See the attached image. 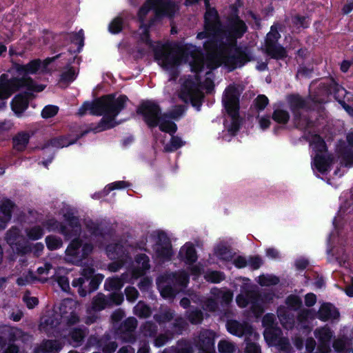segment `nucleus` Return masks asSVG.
Wrapping results in <instances>:
<instances>
[{"label":"nucleus","mask_w":353,"mask_h":353,"mask_svg":"<svg viewBox=\"0 0 353 353\" xmlns=\"http://www.w3.org/2000/svg\"><path fill=\"white\" fill-rule=\"evenodd\" d=\"M179 5L170 0H147L138 13L141 23L138 34L140 39L152 48L155 60L158 64L171 74H175L178 67L182 63H187L191 70L196 74L186 79L181 87L179 97L185 103L191 102L193 105L199 101L203 97L202 90L210 92L213 87L210 72H207L203 83L199 81L197 72L201 71L204 65L212 70L223 64L230 70L241 67L250 60V51L245 49H235L232 55V46L236 38L241 37L246 31V26L243 21L239 20L232 23V28L238 26L239 30L230 32L224 39L216 38L205 40L203 46L207 52L204 60L200 50L192 45L187 44L183 47L175 48L168 43H152L148 38V26L163 17H173L179 12Z\"/></svg>","instance_id":"nucleus-1"},{"label":"nucleus","mask_w":353,"mask_h":353,"mask_svg":"<svg viewBox=\"0 0 353 353\" xmlns=\"http://www.w3.org/2000/svg\"><path fill=\"white\" fill-rule=\"evenodd\" d=\"M127 97L120 96L117 99L111 96L103 97L93 102H85L79 109L80 116L89 112L93 115H103L97 131H103L115 126L117 123L115 117L125 107Z\"/></svg>","instance_id":"nucleus-2"},{"label":"nucleus","mask_w":353,"mask_h":353,"mask_svg":"<svg viewBox=\"0 0 353 353\" xmlns=\"http://www.w3.org/2000/svg\"><path fill=\"white\" fill-rule=\"evenodd\" d=\"M41 63L39 60H33L26 65H17L16 70L21 79H8V75L2 74L0 78V99H8L15 90L21 87H26L28 90L34 92L42 91L45 86L37 85L29 74L37 73L41 68Z\"/></svg>","instance_id":"nucleus-3"},{"label":"nucleus","mask_w":353,"mask_h":353,"mask_svg":"<svg viewBox=\"0 0 353 353\" xmlns=\"http://www.w3.org/2000/svg\"><path fill=\"white\" fill-rule=\"evenodd\" d=\"M199 0H185L187 5H192ZM206 8V12L205 14V28L204 31L199 32L197 34V39H214L216 38L224 39V37H228L230 32L234 30H239V28L236 26L234 28H232V23L236 21L239 20L242 21L238 18L233 19L230 23V27L228 30H225L221 28L218 20V16L216 11L209 7V0H203Z\"/></svg>","instance_id":"nucleus-4"},{"label":"nucleus","mask_w":353,"mask_h":353,"mask_svg":"<svg viewBox=\"0 0 353 353\" xmlns=\"http://www.w3.org/2000/svg\"><path fill=\"white\" fill-rule=\"evenodd\" d=\"M79 305V303L73 299L63 300L59 307L60 314H55L50 317L42 319L40 330L48 334H54L53 330L61 323L72 325L78 322L79 316L77 311Z\"/></svg>","instance_id":"nucleus-5"},{"label":"nucleus","mask_w":353,"mask_h":353,"mask_svg":"<svg viewBox=\"0 0 353 353\" xmlns=\"http://www.w3.org/2000/svg\"><path fill=\"white\" fill-rule=\"evenodd\" d=\"M241 93L240 86L232 84L225 90L222 97V103L230 117V121H225V127L232 136L236 134L239 128V108Z\"/></svg>","instance_id":"nucleus-6"},{"label":"nucleus","mask_w":353,"mask_h":353,"mask_svg":"<svg viewBox=\"0 0 353 353\" xmlns=\"http://www.w3.org/2000/svg\"><path fill=\"white\" fill-rule=\"evenodd\" d=\"M139 112L143 115L148 125L152 127L159 125L161 131L170 134L176 131V124L168 120L166 114H159L160 109L156 103L152 101L144 102L139 107Z\"/></svg>","instance_id":"nucleus-7"},{"label":"nucleus","mask_w":353,"mask_h":353,"mask_svg":"<svg viewBox=\"0 0 353 353\" xmlns=\"http://www.w3.org/2000/svg\"><path fill=\"white\" fill-rule=\"evenodd\" d=\"M236 302L242 308L250 305L251 311L256 317L263 312V300L255 287L249 283H244L241 287V293L236 296Z\"/></svg>","instance_id":"nucleus-8"},{"label":"nucleus","mask_w":353,"mask_h":353,"mask_svg":"<svg viewBox=\"0 0 353 353\" xmlns=\"http://www.w3.org/2000/svg\"><path fill=\"white\" fill-rule=\"evenodd\" d=\"M188 283V276L184 272L170 274L158 278L157 283L161 296L164 298H173L176 294V285L185 287Z\"/></svg>","instance_id":"nucleus-9"},{"label":"nucleus","mask_w":353,"mask_h":353,"mask_svg":"<svg viewBox=\"0 0 353 353\" xmlns=\"http://www.w3.org/2000/svg\"><path fill=\"white\" fill-rule=\"evenodd\" d=\"M310 143L316 153L312 164L313 169L324 174L328 171L332 163V159L326 153L325 142L319 135L314 134L310 138Z\"/></svg>","instance_id":"nucleus-10"},{"label":"nucleus","mask_w":353,"mask_h":353,"mask_svg":"<svg viewBox=\"0 0 353 353\" xmlns=\"http://www.w3.org/2000/svg\"><path fill=\"white\" fill-rule=\"evenodd\" d=\"M265 327L264 338L269 345L276 346L282 350H287L290 347L288 339L281 336V331L274 325V316L267 314L263 319Z\"/></svg>","instance_id":"nucleus-11"},{"label":"nucleus","mask_w":353,"mask_h":353,"mask_svg":"<svg viewBox=\"0 0 353 353\" xmlns=\"http://www.w3.org/2000/svg\"><path fill=\"white\" fill-rule=\"evenodd\" d=\"M65 225H60L59 223L54 219H48L44 223V226L49 231L60 230V232L66 238L70 239L80 234L81 226L79 219L70 213L64 214Z\"/></svg>","instance_id":"nucleus-12"},{"label":"nucleus","mask_w":353,"mask_h":353,"mask_svg":"<svg viewBox=\"0 0 353 353\" xmlns=\"http://www.w3.org/2000/svg\"><path fill=\"white\" fill-rule=\"evenodd\" d=\"M92 250L90 244H82L79 239H74L65 250V259L67 262L79 265Z\"/></svg>","instance_id":"nucleus-13"},{"label":"nucleus","mask_w":353,"mask_h":353,"mask_svg":"<svg viewBox=\"0 0 353 353\" xmlns=\"http://www.w3.org/2000/svg\"><path fill=\"white\" fill-rule=\"evenodd\" d=\"M227 330L232 334L238 337L246 336L256 339L259 334L256 333L252 327L246 322L240 323L235 320L228 321L226 324Z\"/></svg>","instance_id":"nucleus-14"},{"label":"nucleus","mask_w":353,"mask_h":353,"mask_svg":"<svg viewBox=\"0 0 353 353\" xmlns=\"http://www.w3.org/2000/svg\"><path fill=\"white\" fill-rule=\"evenodd\" d=\"M123 246L120 244L109 245L106 248V252L110 259H118L109 265V270L112 272L117 271L120 267L124 263L128 254H125Z\"/></svg>","instance_id":"nucleus-15"},{"label":"nucleus","mask_w":353,"mask_h":353,"mask_svg":"<svg viewBox=\"0 0 353 353\" xmlns=\"http://www.w3.org/2000/svg\"><path fill=\"white\" fill-rule=\"evenodd\" d=\"M314 336L318 341V350L320 353H329L330 349V341L333 336V332L327 327H323L314 331Z\"/></svg>","instance_id":"nucleus-16"},{"label":"nucleus","mask_w":353,"mask_h":353,"mask_svg":"<svg viewBox=\"0 0 353 353\" xmlns=\"http://www.w3.org/2000/svg\"><path fill=\"white\" fill-rule=\"evenodd\" d=\"M214 333L210 330H205L201 332L197 345L202 351L201 353H214Z\"/></svg>","instance_id":"nucleus-17"},{"label":"nucleus","mask_w":353,"mask_h":353,"mask_svg":"<svg viewBox=\"0 0 353 353\" xmlns=\"http://www.w3.org/2000/svg\"><path fill=\"white\" fill-rule=\"evenodd\" d=\"M156 256L160 260H169L172 255L170 240L165 236H159V242L155 245Z\"/></svg>","instance_id":"nucleus-18"},{"label":"nucleus","mask_w":353,"mask_h":353,"mask_svg":"<svg viewBox=\"0 0 353 353\" xmlns=\"http://www.w3.org/2000/svg\"><path fill=\"white\" fill-rule=\"evenodd\" d=\"M132 270V277L137 279L150 268L149 258L144 254L137 255Z\"/></svg>","instance_id":"nucleus-19"},{"label":"nucleus","mask_w":353,"mask_h":353,"mask_svg":"<svg viewBox=\"0 0 353 353\" xmlns=\"http://www.w3.org/2000/svg\"><path fill=\"white\" fill-rule=\"evenodd\" d=\"M94 273V269L90 267L84 268L82 270V277H79L75 279L72 282V285L73 287H79L78 292L81 296H85L87 294V291L82 288L83 284L85 283V280H88L92 277Z\"/></svg>","instance_id":"nucleus-20"},{"label":"nucleus","mask_w":353,"mask_h":353,"mask_svg":"<svg viewBox=\"0 0 353 353\" xmlns=\"http://www.w3.org/2000/svg\"><path fill=\"white\" fill-rule=\"evenodd\" d=\"M13 208L12 203L9 200H4L0 205V230L5 229L7 223L11 219V212Z\"/></svg>","instance_id":"nucleus-21"},{"label":"nucleus","mask_w":353,"mask_h":353,"mask_svg":"<svg viewBox=\"0 0 353 353\" xmlns=\"http://www.w3.org/2000/svg\"><path fill=\"white\" fill-rule=\"evenodd\" d=\"M339 314L335 307L330 303L323 304L318 312V318L322 321L337 319Z\"/></svg>","instance_id":"nucleus-22"},{"label":"nucleus","mask_w":353,"mask_h":353,"mask_svg":"<svg viewBox=\"0 0 353 353\" xmlns=\"http://www.w3.org/2000/svg\"><path fill=\"white\" fill-rule=\"evenodd\" d=\"M179 256L186 263L191 264L196 261L197 256L193 245L190 243H185L179 251Z\"/></svg>","instance_id":"nucleus-23"},{"label":"nucleus","mask_w":353,"mask_h":353,"mask_svg":"<svg viewBox=\"0 0 353 353\" xmlns=\"http://www.w3.org/2000/svg\"><path fill=\"white\" fill-rule=\"evenodd\" d=\"M62 348V345L57 341L47 340L35 349V353H57Z\"/></svg>","instance_id":"nucleus-24"},{"label":"nucleus","mask_w":353,"mask_h":353,"mask_svg":"<svg viewBox=\"0 0 353 353\" xmlns=\"http://www.w3.org/2000/svg\"><path fill=\"white\" fill-rule=\"evenodd\" d=\"M28 105V101L26 97L22 95L16 96L11 103L12 110L17 115L21 114Z\"/></svg>","instance_id":"nucleus-25"},{"label":"nucleus","mask_w":353,"mask_h":353,"mask_svg":"<svg viewBox=\"0 0 353 353\" xmlns=\"http://www.w3.org/2000/svg\"><path fill=\"white\" fill-rule=\"evenodd\" d=\"M127 280L125 274H123L121 278H109L105 281L104 286L105 290L108 291L119 290Z\"/></svg>","instance_id":"nucleus-26"},{"label":"nucleus","mask_w":353,"mask_h":353,"mask_svg":"<svg viewBox=\"0 0 353 353\" xmlns=\"http://www.w3.org/2000/svg\"><path fill=\"white\" fill-rule=\"evenodd\" d=\"M210 294L214 298L225 304L229 303L233 298L232 292L228 290H221L217 288H214L211 290Z\"/></svg>","instance_id":"nucleus-27"},{"label":"nucleus","mask_w":353,"mask_h":353,"mask_svg":"<svg viewBox=\"0 0 353 353\" xmlns=\"http://www.w3.org/2000/svg\"><path fill=\"white\" fill-rule=\"evenodd\" d=\"M266 50L269 55L275 59H281L286 56L285 50L276 43L266 45Z\"/></svg>","instance_id":"nucleus-28"},{"label":"nucleus","mask_w":353,"mask_h":353,"mask_svg":"<svg viewBox=\"0 0 353 353\" xmlns=\"http://www.w3.org/2000/svg\"><path fill=\"white\" fill-rule=\"evenodd\" d=\"M29 138L28 133H19L13 139L14 148L19 151L23 150L28 143Z\"/></svg>","instance_id":"nucleus-29"},{"label":"nucleus","mask_w":353,"mask_h":353,"mask_svg":"<svg viewBox=\"0 0 353 353\" xmlns=\"http://www.w3.org/2000/svg\"><path fill=\"white\" fill-rule=\"evenodd\" d=\"M185 142L181 139V138L172 136L170 142L166 143L164 146V150L165 152H173L179 148L184 145Z\"/></svg>","instance_id":"nucleus-30"},{"label":"nucleus","mask_w":353,"mask_h":353,"mask_svg":"<svg viewBox=\"0 0 353 353\" xmlns=\"http://www.w3.org/2000/svg\"><path fill=\"white\" fill-rule=\"evenodd\" d=\"M110 305L108 299L102 294H98L92 301V308L94 310H101Z\"/></svg>","instance_id":"nucleus-31"},{"label":"nucleus","mask_w":353,"mask_h":353,"mask_svg":"<svg viewBox=\"0 0 353 353\" xmlns=\"http://www.w3.org/2000/svg\"><path fill=\"white\" fill-rule=\"evenodd\" d=\"M278 316L283 326L286 329H291L294 325V319L286 314L283 309L280 308L278 310Z\"/></svg>","instance_id":"nucleus-32"},{"label":"nucleus","mask_w":353,"mask_h":353,"mask_svg":"<svg viewBox=\"0 0 353 353\" xmlns=\"http://www.w3.org/2000/svg\"><path fill=\"white\" fill-rule=\"evenodd\" d=\"M6 239L10 246H17L21 239V237L19 236V230L17 228L10 229L6 234Z\"/></svg>","instance_id":"nucleus-33"},{"label":"nucleus","mask_w":353,"mask_h":353,"mask_svg":"<svg viewBox=\"0 0 353 353\" xmlns=\"http://www.w3.org/2000/svg\"><path fill=\"white\" fill-rule=\"evenodd\" d=\"M47 248L50 250L59 249L63 245V241L60 237L53 235L48 236L46 238Z\"/></svg>","instance_id":"nucleus-34"},{"label":"nucleus","mask_w":353,"mask_h":353,"mask_svg":"<svg viewBox=\"0 0 353 353\" xmlns=\"http://www.w3.org/2000/svg\"><path fill=\"white\" fill-rule=\"evenodd\" d=\"M26 235L29 239L37 240L43 235V231L40 226H32L26 230Z\"/></svg>","instance_id":"nucleus-35"},{"label":"nucleus","mask_w":353,"mask_h":353,"mask_svg":"<svg viewBox=\"0 0 353 353\" xmlns=\"http://www.w3.org/2000/svg\"><path fill=\"white\" fill-rule=\"evenodd\" d=\"M289 103L292 110L303 108L306 106V101L298 95L290 97Z\"/></svg>","instance_id":"nucleus-36"},{"label":"nucleus","mask_w":353,"mask_h":353,"mask_svg":"<svg viewBox=\"0 0 353 353\" xmlns=\"http://www.w3.org/2000/svg\"><path fill=\"white\" fill-rule=\"evenodd\" d=\"M279 279L273 275H262L258 279L259 283L262 286H270L276 285L279 283Z\"/></svg>","instance_id":"nucleus-37"},{"label":"nucleus","mask_w":353,"mask_h":353,"mask_svg":"<svg viewBox=\"0 0 353 353\" xmlns=\"http://www.w3.org/2000/svg\"><path fill=\"white\" fill-rule=\"evenodd\" d=\"M134 310L135 314L140 317H148L151 313L150 307L143 302H139Z\"/></svg>","instance_id":"nucleus-38"},{"label":"nucleus","mask_w":353,"mask_h":353,"mask_svg":"<svg viewBox=\"0 0 353 353\" xmlns=\"http://www.w3.org/2000/svg\"><path fill=\"white\" fill-rule=\"evenodd\" d=\"M218 349L221 353H232L235 351V345L229 341L222 340L218 344Z\"/></svg>","instance_id":"nucleus-39"},{"label":"nucleus","mask_w":353,"mask_h":353,"mask_svg":"<svg viewBox=\"0 0 353 353\" xmlns=\"http://www.w3.org/2000/svg\"><path fill=\"white\" fill-rule=\"evenodd\" d=\"M214 252L217 257L223 260H228L231 257L230 250L223 245H217L215 248Z\"/></svg>","instance_id":"nucleus-40"},{"label":"nucleus","mask_w":353,"mask_h":353,"mask_svg":"<svg viewBox=\"0 0 353 353\" xmlns=\"http://www.w3.org/2000/svg\"><path fill=\"white\" fill-rule=\"evenodd\" d=\"M273 119L281 123H285L289 119L288 113L283 110H276L273 114Z\"/></svg>","instance_id":"nucleus-41"},{"label":"nucleus","mask_w":353,"mask_h":353,"mask_svg":"<svg viewBox=\"0 0 353 353\" xmlns=\"http://www.w3.org/2000/svg\"><path fill=\"white\" fill-rule=\"evenodd\" d=\"M280 37L276 26H272L270 31L268 33L266 37V45L276 43V41Z\"/></svg>","instance_id":"nucleus-42"},{"label":"nucleus","mask_w":353,"mask_h":353,"mask_svg":"<svg viewBox=\"0 0 353 353\" xmlns=\"http://www.w3.org/2000/svg\"><path fill=\"white\" fill-rule=\"evenodd\" d=\"M205 278L207 281L212 283H219L224 279V276L220 272L211 271L205 274Z\"/></svg>","instance_id":"nucleus-43"},{"label":"nucleus","mask_w":353,"mask_h":353,"mask_svg":"<svg viewBox=\"0 0 353 353\" xmlns=\"http://www.w3.org/2000/svg\"><path fill=\"white\" fill-rule=\"evenodd\" d=\"M37 279V277L33 276L32 272L29 271L27 274H23L17 279V283L19 285L23 286L32 283Z\"/></svg>","instance_id":"nucleus-44"},{"label":"nucleus","mask_w":353,"mask_h":353,"mask_svg":"<svg viewBox=\"0 0 353 353\" xmlns=\"http://www.w3.org/2000/svg\"><path fill=\"white\" fill-rule=\"evenodd\" d=\"M123 27V21L120 17H116L109 25V31L111 33L117 34L119 33Z\"/></svg>","instance_id":"nucleus-45"},{"label":"nucleus","mask_w":353,"mask_h":353,"mask_svg":"<svg viewBox=\"0 0 353 353\" xmlns=\"http://www.w3.org/2000/svg\"><path fill=\"white\" fill-rule=\"evenodd\" d=\"M128 186V183L123 181H116L108 185L103 190V195H106L110 191L116 189H122Z\"/></svg>","instance_id":"nucleus-46"},{"label":"nucleus","mask_w":353,"mask_h":353,"mask_svg":"<svg viewBox=\"0 0 353 353\" xmlns=\"http://www.w3.org/2000/svg\"><path fill=\"white\" fill-rule=\"evenodd\" d=\"M58 112V108L55 105H47L42 112L41 116L45 119H48L54 117Z\"/></svg>","instance_id":"nucleus-47"},{"label":"nucleus","mask_w":353,"mask_h":353,"mask_svg":"<svg viewBox=\"0 0 353 353\" xmlns=\"http://www.w3.org/2000/svg\"><path fill=\"white\" fill-rule=\"evenodd\" d=\"M73 143L74 142L67 141L65 138H57L52 139L50 144L54 148H61L67 147Z\"/></svg>","instance_id":"nucleus-48"},{"label":"nucleus","mask_w":353,"mask_h":353,"mask_svg":"<svg viewBox=\"0 0 353 353\" xmlns=\"http://www.w3.org/2000/svg\"><path fill=\"white\" fill-rule=\"evenodd\" d=\"M286 303L289 307L292 310H296L301 305V300L296 296H290L286 301Z\"/></svg>","instance_id":"nucleus-49"},{"label":"nucleus","mask_w":353,"mask_h":353,"mask_svg":"<svg viewBox=\"0 0 353 353\" xmlns=\"http://www.w3.org/2000/svg\"><path fill=\"white\" fill-rule=\"evenodd\" d=\"M85 336V331L82 329H74L71 332V337L74 343H80Z\"/></svg>","instance_id":"nucleus-50"},{"label":"nucleus","mask_w":353,"mask_h":353,"mask_svg":"<svg viewBox=\"0 0 353 353\" xmlns=\"http://www.w3.org/2000/svg\"><path fill=\"white\" fill-rule=\"evenodd\" d=\"M188 319L192 323H199L203 319L202 313L198 310L192 311L188 315Z\"/></svg>","instance_id":"nucleus-51"},{"label":"nucleus","mask_w":353,"mask_h":353,"mask_svg":"<svg viewBox=\"0 0 353 353\" xmlns=\"http://www.w3.org/2000/svg\"><path fill=\"white\" fill-rule=\"evenodd\" d=\"M61 80L72 81L76 78V72L73 68H69L61 74Z\"/></svg>","instance_id":"nucleus-52"},{"label":"nucleus","mask_w":353,"mask_h":353,"mask_svg":"<svg viewBox=\"0 0 353 353\" xmlns=\"http://www.w3.org/2000/svg\"><path fill=\"white\" fill-rule=\"evenodd\" d=\"M217 299L214 298L212 295L205 302V306L206 310H208L209 311H214L217 308Z\"/></svg>","instance_id":"nucleus-53"},{"label":"nucleus","mask_w":353,"mask_h":353,"mask_svg":"<svg viewBox=\"0 0 353 353\" xmlns=\"http://www.w3.org/2000/svg\"><path fill=\"white\" fill-rule=\"evenodd\" d=\"M127 299L130 301H134L138 296V291L133 287H128L125 289Z\"/></svg>","instance_id":"nucleus-54"},{"label":"nucleus","mask_w":353,"mask_h":353,"mask_svg":"<svg viewBox=\"0 0 353 353\" xmlns=\"http://www.w3.org/2000/svg\"><path fill=\"white\" fill-rule=\"evenodd\" d=\"M110 305L112 304L120 305L123 301V296L119 293H112L108 299Z\"/></svg>","instance_id":"nucleus-55"},{"label":"nucleus","mask_w":353,"mask_h":353,"mask_svg":"<svg viewBox=\"0 0 353 353\" xmlns=\"http://www.w3.org/2000/svg\"><path fill=\"white\" fill-rule=\"evenodd\" d=\"M57 283L62 290L67 292L70 289L69 280L65 276H59L57 278Z\"/></svg>","instance_id":"nucleus-56"},{"label":"nucleus","mask_w":353,"mask_h":353,"mask_svg":"<svg viewBox=\"0 0 353 353\" xmlns=\"http://www.w3.org/2000/svg\"><path fill=\"white\" fill-rule=\"evenodd\" d=\"M23 301L28 308H33L38 304V299L36 297L30 296L27 294L23 296Z\"/></svg>","instance_id":"nucleus-57"},{"label":"nucleus","mask_w":353,"mask_h":353,"mask_svg":"<svg viewBox=\"0 0 353 353\" xmlns=\"http://www.w3.org/2000/svg\"><path fill=\"white\" fill-rule=\"evenodd\" d=\"M268 103V99L265 95H260L256 99V105L260 110H263Z\"/></svg>","instance_id":"nucleus-58"},{"label":"nucleus","mask_w":353,"mask_h":353,"mask_svg":"<svg viewBox=\"0 0 353 353\" xmlns=\"http://www.w3.org/2000/svg\"><path fill=\"white\" fill-rule=\"evenodd\" d=\"M261 264L262 261L258 256L250 258L248 261V265L254 270L258 269L261 265Z\"/></svg>","instance_id":"nucleus-59"},{"label":"nucleus","mask_w":353,"mask_h":353,"mask_svg":"<svg viewBox=\"0 0 353 353\" xmlns=\"http://www.w3.org/2000/svg\"><path fill=\"white\" fill-rule=\"evenodd\" d=\"M163 353H192V350L190 345L185 344L179 347L177 350H165Z\"/></svg>","instance_id":"nucleus-60"},{"label":"nucleus","mask_w":353,"mask_h":353,"mask_svg":"<svg viewBox=\"0 0 353 353\" xmlns=\"http://www.w3.org/2000/svg\"><path fill=\"white\" fill-rule=\"evenodd\" d=\"M11 339L17 340L23 336V334L20 329L12 327L9 330Z\"/></svg>","instance_id":"nucleus-61"},{"label":"nucleus","mask_w":353,"mask_h":353,"mask_svg":"<svg viewBox=\"0 0 353 353\" xmlns=\"http://www.w3.org/2000/svg\"><path fill=\"white\" fill-rule=\"evenodd\" d=\"M245 353H261V350L255 343H247Z\"/></svg>","instance_id":"nucleus-62"},{"label":"nucleus","mask_w":353,"mask_h":353,"mask_svg":"<svg viewBox=\"0 0 353 353\" xmlns=\"http://www.w3.org/2000/svg\"><path fill=\"white\" fill-rule=\"evenodd\" d=\"M51 268L52 265L50 263H45L43 266L37 268V274L39 276L48 275Z\"/></svg>","instance_id":"nucleus-63"},{"label":"nucleus","mask_w":353,"mask_h":353,"mask_svg":"<svg viewBox=\"0 0 353 353\" xmlns=\"http://www.w3.org/2000/svg\"><path fill=\"white\" fill-rule=\"evenodd\" d=\"M316 301V298L315 294L312 293H309L305 295V305L308 307L312 306L315 304Z\"/></svg>","instance_id":"nucleus-64"}]
</instances>
